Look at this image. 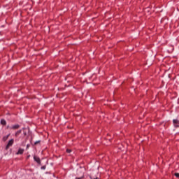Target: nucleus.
<instances>
[{
  "label": "nucleus",
  "mask_w": 179,
  "mask_h": 179,
  "mask_svg": "<svg viewBox=\"0 0 179 179\" xmlns=\"http://www.w3.org/2000/svg\"><path fill=\"white\" fill-rule=\"evenodd\" d=\"M78 176H80L79 178H76V179H82L84 177L83 171H82V169H78L77 172Z\"/></svg>",
  "instance_id": "f257e3e1"
},
{
  "label": "nucleus",
  "mask_w": 179,
  "mask_h": 179,
  "mask_svg": "<svg viewBox=\"0 0 179 179\" xmlns=\"http://www.w3.org/2000/svg\"><path fill=\"white\" fill-rule=\"evenodd\" d=\"M14 142H15V140H13V138L10 139L6 146V150H8V149H9V148H10L12 145H13Z\"/></svg>",
  "instance_id": "f03ea898"
},
{
  "label": "nucleus",
  "mask_w": 179,
  "mask_h": 179,
  "mask_svg": "<svg viewBox=\"0 0 179 179\" xmlns=\"http://www.w3.org/2000/svg\"><path fill=\"white\" fill-rule=\"evenodd\" d=\"M173 122L174 127H179V120H178L175 119V120H173Z\"/></svg>",
  "instance_id": "7ed1b4c3"
},
{
  "label": "nucleus",
  "mask_w": 179,
  "mask_h": 179,
  "mask_svg": "<svg viewBox=\"0 0 179 179\" xmlns=\"http://www.w3.org/2000/svg\"><path fill=\"white\" fill-rule=\"evenodd\" d=\"M19 128H20V125L14 124L10 127V129H19Z\"/></svg>",
  "instance_id": "20e7f679"
},
{
  "label": "nucleus",
  "mask_w": 179,
  "mask_h": 179,
  "mask_svg": "<svg viewBox=\"0 0 179 179\" xmlns=\"http://www.w3.org/2000/svg\"><path fill=\"white\" fill-rule=\"evenodd\" d=\"M34 160L38 163V164H41V161L40 160V158L38 157H34Z\"/></svg>",
  "instance_id": "39448f33"
},
{
  "label": "nucleus",
  "mask_w": 179,
  "mask_h": 179,
  "mask_svg": "<svg viewBox=\"0 0 179 179\" xmlns=\"http://www.w3.org/2000/svg\"><path fill=\"white\" fill-rule=\"evenodd\" d=\"M24 152V149L20 148L17 152V155H23V152Z\"/></svg>",
  "instance_id": "423d86ee"
},
{
  "label": "nucleus",
  "mask_w": 179,
  "mask_h": 179,
  "mask_svg": "<svg viewBox=\"0 0 179 179\" xmlns=\"http://www.w3.org/2000/svg\"><path fill=\"white\" fill-rule=\"evenodd\" d=\"M0 124H1V125H6V120H5L4 119H1L0 121Z\"/></svg>",
  "instance_id": "0eeeda50"
},
{
  "label": "nucleus",
  "mask_w": 179,
  "mask_h": 179,
  "mask_svg": "<svg viewBox=\"0 0 179 179\" xmlns=\"http://www.w3.org/2000/svg\"><path fill=\"white\" fill-rule=\"evenodd\" d=\"M10 136V134H8L7 136H5L4 137H3V141L4 142L8 141V138H9Z\"/></svg>",
  "instance_id": "6e6552de"
},
{
  "label": "nucleus",
  "mask_w": 179,
  "mask_h": 179,
  "mask_svg": "<svg viewBox=\"0 0 179 179\" xmlns=\"http://www.w3.org/2000/svg\"><path fill=\"white\" fill-rule=\"evenodd\" d=\"M20 134H22V130H18L15 132V136H19V135H20Z\"/></svg>",
  "instance_id": "1a4fd4ad"
},
{
  "label": "nucleus",
  "mask_w": 179,
  "mask_h": 179,
  "mask_svg": "<svg viewBox=\"0 0 179 179\" xmlns=\"http://www.w3.org/2000/svg\"><path fill=\"white\" fill-rule=\"evenodd\" d=\"M90 178H91V179H99V178H97V176L93 177V175H92V174L90 175Z\"/></svg>",
  "instance_id": "9d476101"
},
{
  "label": "nucleus",
  "mask_w": 179,
  "mask_h": 179,
  "mask_svg": "<svg viewBox=\"0 0 179 179\" xmlns=\"http://www.w3.org/2000/svg\"><path fill=\"white\" fill-rule=\"evenodd\" d=\"M175 176H176L177 178H179V173H175Z\"/></svg>",
  "instance_id": "9b49d317"
},
{
  "label": "nucleus",
  "mask_w": 179,
  "mask_h": 179,
  "mask_svg": "<svg viewBox=\"0 0 179 179\" xmlns=\"http://www.w3.org/2000/svg\"><path fill=\"white\" fill-rule=\"evenodd\" d=\"M41 170H45V169H46V166H41Z\"/></svg>",
  "instance_id": "f8f14e48"
},
{
  "label": "nucleus",
  "mask_w": 179,
  "mask_h": 179,
  "mask_svg": "<svg viewBox=\"0 0 179 179\" xmlns=\"http://www.w3.org/2000/svg\"><path fill=\"white\" fill-rule=\"evenodd\" d=\"M66 152H67V153H71V152H72V151L71 150H69V149H67Z\"/></svg>",
  "instance_id": "ddd939ff"
},
{
  "label": "nucleus",
  "mask_w": 179,
  "mask_h": 179,
  "mask_svg": "<svg viewBox=\"0 0 179 179\" xmlns=\"http://www.w3.org/2000/svg\"><path fill=\"white\" fill-rule=\"evenodd\" d=\"M37 143H40V141H36L35 145H37Z\"/></svg>",
  "instance_id": "4468645a"
},
{
  "label": "nucleus",
  "mask_w": 179,
  "mask_h": 179,
  "mask_svg": "<svg viewBox=\"0 0 179 179\" xmlns=\"http://www.w3.org/2000/svg\"><path fill=\"white\" fill-rule=\"evenodd\" d=\"M7 129H10V127L7 126Z\"/></svg>",
  "instance_id": "2eb2a0df"
},
{
  "label": "nucleus",
  "mask_w": 179,
  "mask_h": 179,
  "mask_svg": "<svg viewBox=\"0 0 179 179\" xmlns=\"http://www.w3.org/2000/svg\"><path fill=\"white\" fill-rule=\"evenodd\" d=\"M27 148H29V145H27Z\"/></svg>",
  "instance_id": "dca6fc26"
},
{
  "label": "nucleus",
  "mask_w": 179,
  "mask_h": 179,
  "mask_svg": "<svg viewBox=\"0 0 179 179\" xmlns=\"http://www.w3.org/2000/svg\"><path fill=\"white\" fill-rule=\"evenodd\" d=\"M24 135H26V133H24Z\"/></svg>",
  "instance_id": "f3484780"
}]
</instances>
